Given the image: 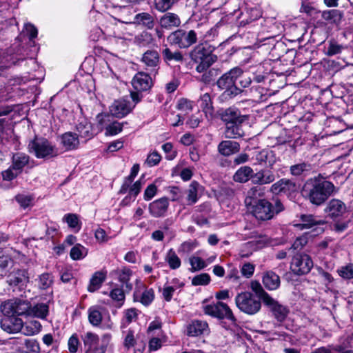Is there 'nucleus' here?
Listing matches in <instances>:
<instances>
[{
  "label": "nucleus",
  "mask_w": 353,
  "mask_h": 353,
  "mask_svg": "<svg viewBox=\"0 0 353 353\" xmlns=\"http://www.w3.org/2000/svg\"><path fill=\"white\" fill-rule=\"evenodd\" d=\"M220 119L224 123L225 137L236 139L244 135L242 124L248 119L247 115L242 114L240 110L230 107L220 113Z\"/></svg>",
  "instance_id": "f257e3e1"
},
{
  "label": "nucleus",
  "mask_w": 353,
  "mask_h": 353,
  "mask_svg": "<svg viewBox=\"0 0 353 353\" xmlns=\"http://www.w3.org/2000/svg\"><path fill=\"white\" fill-rule=\"evenodd\" d=\"M243 70L240 67H234L223 74L216 81V85L223 92L221 95L222 100L228 101L243 92L236 85V80L242 76Z\"/></svg>",
  "instance_id": "f03ea898"
},
{
  "label": "nucleus",
  "mask_w": 353,
  "mask_h": 353,
  "mask_svg": "<svg viewBox=\"0 0 353 353\" xmlns=\"http://www.w3.org/2000/svg\"><path fill=\"white\" fill-rule=\"evenodd\" d=\"M214 48L207 43L196 46L190 52L192 61L198 63L196 71L201 73L210 68L217 61V56L212 54Z\"/></svg>",
  "instance_id": "7ed1b4c3"
},
{
  "label": "nucleus",
  "mask_w": 353,
  "mask_h": 353,
  "mask_svg": "<svg viewBox=\"0 0 353 353\" xmlns=\"http://www.w3.org/2000/svg\"><path fill=\"white\" fill-rule=\"evenodd\" d=\"M283 210V205L279 199H273V203L263 199L256 205L248 207V210L259 221L270 220Z\"/></svg>",
  "instance_id": "20e7f679"
},
{
  "label": "nucleus",
  "mask_w": 353,
  "mask_h": 353,
  "mask_svg": "<svg viewBox=\"0 0 353 353\" xmlns=\"http://www.w3.org/2000/svg\"><path fill=\"white\" fill-rule=\"evenodd\" d=\"M235 303L239 310L248 315H254L259 312L261 303L252 293L243 292L235 297Z\"/></svg>",
  "instance_id": "39448f33"
},
{
  "label": "nucleus",
  "mask_w": 353,
  "mask_h": 353,
  "mask_svg": "<svg viewBox=\"0 0 353 353\" xmlns=\"http://www.w3.org/2000/svg\"><path fill=\"white\" fill-rule=\"evenodd\" d=\"M334 185L328 181H319L309 190L307 198L314 205H320L334 192Z\"/></svg>",
  "instance_id": "423d86ee"
},
{
  "label": "nucleus",
  "mask_w": 353,
  "mask_h": 353,
  "mask_svg": "<svg viewBox=\"0 0 353 353\" xmlns=\"http://www.w3.org/2000/svg\"><path fill=\"white\" fill-rule=\"evenodd\" d=\"M203 312L212 317L218 319H228L232 323H235L236 319L233 314L232 310L225 303L218 301L216 303L203 305Z\"/></svg>",
  "instance_id": "0eeeda50"
},
{
  "label": "nucleus",
  "mask_w": 353,
  "mask_h": 353,
  "mask_svg": "<svg viewBox=\"0 0 353 353\" xmlns=\"http://www.w3.org/2000/svg\"><path fill=\"white\" fill-rule=\"evenodd\" d=\"M171 43L178 46L180 48H188L197 41V34L194 30H185L178 29L168 37Z\"/></svg>",
  "instance_id": "6e6552de"
},
{
  "label": "nucleus",
  "mask_w": 353,
  "mask_h": 353,
  "mask_svg": "<svg viewBox=\"0 0 353 353\" xmlns=\"http://www.w3.org/2000/svg\"><path fill=\"white\" fill-rule=\"evenodd\" d=\"M28 151L35 154H53L56 152L55 145L48 139L35 135L33 139L29 141Z\"/></svg>",
  "instance_id": "1a4fd4ad"
},
{
  "label": "nucleus",
  "mask_w": 353,
  "mask_h": 353,
  "mask_svg": "<svg viewBox=\"0 0 353 353\" xmlns=\"http://www.w3.org/2000/svg\"><path fill=\"white\" fill-rule=\"evenodd\" d=\"M30 302L23 299L9 300L1 306V312L6 316H28Z\"/></svg>",
  "instance_id": "9d476101"
},
{
  "label": "nucleus",
  "mask_w": 353,
  "mask_h": 353,
  "mask_svg": "<svg viewBox=\"0 0 353 353\" xmlns=\"http://www.w3.org/2000/svg\"><path fill=\"white\" fill-rule=\"evenodd\" d=\"M313 267L311 257L306 254H296L292 259L290 270L296 275L309 273Z\"/></svg>",
  "instance_id": "9b49d317"
},
{
  "label": "nucleus",
  "mask_w": 353,
  "mask_h": 353,
  "mask_svg": "<svg viewBox=\"0 0 353 353\" xmlns=\"http://www.w3.org/2000/svg\"><path fill=\"white\" fill-rule=\"evenodd\" d=\"M110 117V114L104 113H99L96 117L97 123H99V132L105 129L106 136H114L119 134L122 131L123 126V123L117 121L111 122Z\"/></svg>",
  "instance_id": "f8f14e48"
},
{
  "label": "nucleus",
  "mask_w": 353,
  "mask_h": 353,
  "mask_svg": "<svg viewBox=\"0 0 353 353\" xmlns=\"http://www.w3.org/2000/svg\"><path fill=\"white\" fill-rule=\"evenodd\" d=\"M29 281V274L26 269L14 268L6 277V283L10 287L18 288L19 290L23 289Z\"/></svg>",
  "instance_id": "ddd939ff"
},
{
  "label": "nucleus",
  "mask_w": 353,
  "mask_h": 353,
  "mask_svg": "<svg viewBox=\"0 0 353 353\" xmlns=\"http://www.w3.org/2000/svg\"><path fill=\"white\" fill-rule=\"evenodd\" d=\"M76 130L78 132V136L86 141L99 132V123H97V128H94L87 118L81 117L77 120Z\"/></svg>",
  "instance_id": "4468645a"
},
{
  "label": "nucleus",
  "mask_w": 353,
  "mask_h": 353,
  "mask_svg": "<svg viewBox=\"0 0 353 353\" xmlns=\"http://www.w3.org/2000/svg\"><path fill=\"white\" fill-rule=\"evenodd\" d=\"M134 108V105H132V102L125 98H122L113 102L110 106V112L112 116L121 119L131 112Z\"/></svg>",
  "instance_id": "2eb2a0df"
},
{
  "label": "nucleus",
  "mask_w": 353,
  "mask_h": 353,
  "mask_svg": "<svg viewBox=\"0 0 353 353\" xmlns=\"http://www.w3.org/2000/svg\"><path fill=\"white\" fill-rule=\"evenodd\" d=\"M154 299V291L152 288H148L145 284L139 283L137 284L134 292V301H139L145 306H148Z\"/></svg>",
  "instance_id": "dca6fc26"
},
{
  "label": "nucleus",
  "mask_w": 353,
  "mask_h": 353,
  "mask_svg": "<svg viewBox=\"0 0 353 353\" xmlns=\"http://www.w3.org/2000/svg\"><path fill=\"white\" fill-rule=\"evenodd\" d=\"M141 62L143 64L147 70H150L156 74L159 68L160 54L159 52L154 49L147 50L142 54Z\"/></svg>",
  "instance_id": "f3484780"
},
{
  "label": "nucleus",
  "mask_w": 353,
  "mask_h": 353,
  "mask_svg": "<svg viewBox=\"0 0 353 353\" xmlns=\"http://www.w3.org/2000/svg\"><path fill=\"white\" fill-rule=\"evenodd\" d=\"M324 211L327 217L336 219L342 216L347 212V207L342 201L332 199L327 203Z\"/></svg>",
  "instance_id": "a211bd4d"
},
{
  "label": "nucleus",
  "mask_w": 353,
  "mask_h": 353,
  "mask_svg": "<svg viewBox=\"0 0 353 353\" xmlns=\"http://www.w3.org/2000/svg\"><path fill=\"white\" fill-rule=\"evenodd\" d=\"M169 205L170 203L168 198H160L149 204V212L154 218L164 217L166 215Z\"/></svg>",
  "instance_id": "6ab92c4d"
},
{
  "label": "nucleus",
  "mask_w": 353,
  "mask_h": 353,
  "mask_svg": "<svg viewBox=\"0 0 353 353\" xmlns=\"http://www.w3.org/2000/svg\"><path fill=\"white\" fill-rule=\"evenodd\" d=\"M132 85L135 90L143 92L148 90L152 85L151 77L143 72H139L134 77Z\"/></svg>",
  "instance_id": "aec40b11"
},
{
  "label": "nucleus",
  "mask_w": 353,
  "mask_h": 353,
  "mask_svg": "<svg viewBox=\"0 0 353 353\" xmlns=\"http://www.w3.org/2000/svg\"><path fill=\"white\" fill-rule=\"evenodd\" d=\"M1 327L8 333H17L23 328V321L19 318L6 316L1 320Z\"/></svg>",
  "instance_id": "412c9836"
},
{
  "label": "nucleus",
  "mask_w": 353,
  "mask_h": 353,
  "mask_svg": "<svg viewBox=\"0 0 353 353\" xmlns=\"http://www.w3.org/2000/svg\"><path fill=\"white\" fill-rule=\"evenodd\" d=\"M264 304L270 308L279 321H284L289 313L287 307L279 303L272 296L270 297V301H265Z\"/></svg>",
  "instance_id": "4be33fe9"
},
{
  "label": "nucleus",
  "mask_w": 353,
  "mask_h": 353,
  "mask_svg": "<svg viewBox=\"0 0 353 353\" xmlns=\"http://www.w3.org/2000/svg\"><path fill=\"white\" fill-rule=\"evenodd\" d=\"M265 195V188L261 186H254L250 188L245 199V204L248 209V207H252L263 200Z\"/></svg>",
  "instance_id": "5701e85b"
},
{
  "label": "nucleus",
  "mask_w": 353,
  "mask_h": 353,
  "mask_svg": "<svg viewBox=\"0 0 353 353\" xmlns=\"http://www.w3.org/2000/svg\"><path fill=\"white\" fill-rule=\"evenodd\" d=\"M159 24L162 28L170 30L172 28L178 27L181 24L179 17L172 12H167L161 17Z\"/></svg>",
  "instance_id": "b1692460"
},
{
  "label": "nucleus",
  "mask_w": 353,
  "mask_h": 353,
  "mask_svg": "<svg viewBox=\"0 0 353 353\" xmlns=\"http://www.w3.org/2000/svg\"><path fill=\"white\" fill-rule=\"evenodd\" d=\"M132 24L141 26L151 30L154 26V19L153 16L148 12H140L136 14L133 17Z\"/></svg>",
  "instance_id": "393cba45"
},
{
  "label": "nucleus",
  "mask_w": 353,
  "mask_h": 353,
  "mask_svg": "<svg viewBox=\"0 0 353 353\" xmlns=\"http://www.w3.org/2000/svg\"><path fill=\"white\" fill-rule=\"evenodd\" d=\"M81 339L83 343L85 352L100 348L99 345V337L97 334L92 332H86L81 336Z\"/></svg>",
  "instance_id": "a878e982"
},
{
  "label": "nucleus",
  "mask_w": 353,
  "mask_h": 353,
  "mask_svg": "<svg viewBox=\"0 0 353 353\" xmlns=\"http://www.w3.org/2000/svg\"><path fill=\"white\" fill-rule=\"evenodd\" d=\"M263 284L268 290H275L280 286V277L272 271H268L263 276Z\"/></svg>",
  "instance_id": "bb28decb"
},
{
  "label": "nucleus",
  "mask_w": 353,
  "mask_h": 353,
  "mask_svg": "<svg viewBox=\"0 0 353 353\" xmlns=\"http://www.w3.org/2000/svg\"><path fill=\"white\" fill-rule=\"evenodd\" d=\"M61 144L65 150H72L76 149L79 144V140L78 136L75 133L68 132L63 134L61 137Z\"/></svg>",
  "instance_id": "cd10ccee"
},
{
  "label": "nucleus",
  "mask_w": 353,
  "mask_h": 353,
  "mask_svg": "<svg viewBox=\"0 0 353 353\" xmlns=\"http://www.w3.org/2000/svg\"><path fill=\"white\" fill-rule=\"evenodd\" d=\"M239 150V143L231 140L222 141L218 145L220 154H234L238 153Z\"/></svg>",
  "instance_id": "c85d7f7f"
},
{
  "label": "nucleus",
  "mask_w": 353,
  "mask_h": 353,
  "mask_svg": "<svg viewBox=\"0 0 353 353\" xmlns=\"http://www.w3.org/2000/svg\"><path fill=\"white\" fill-rule=\"evenodd\" d=\"M208 328V324L205 321H193L188 327L187 334L190 336H197L204 334Z\"/></svg>",
  "instance_id": "c756f323"
},
{
  "label": "nucleus",
  "mask_w": 353,
  "mask_h": 353,
  "mask_svg": "<svg viewBox=\"0 0 353 353\" xmlns=\"http://www.w3.org/2000/svg\"><path fill=\"white\" fill-rule=\"evenodd\" d=\"M321 17L327 23L339 26L343 17V13L339 10H328L323 11Z\"/></svg>",
  "instance_id": "7c9ffc66"
},
{
  "label": "nucleus",
  "mask_w": 353,
  "mask_h": 353,
  "mask_svg": "<svg viewBox=\"0 0 353 353\" xmlns=\"http://www.w3.org/2000/svg\"><path fill=\"white\" fill-rule=\"evenodd\" d=\"M48 313V306L46 303H37L32 306L30 303V309L28 316L45 319Z\"/></svg>",
  "instance_id": "2f4dec72"
},
{
  "label": "nucleus",
  "mask_w": 353,
  "mask_h": 353,
  "mask_svg": "<svg viewBox=\"0 0 353 353\" xmlns=\"http://www.w3.org/2000/svg\"><path fill=\"white\" fill-rule=\"evenodd\" d=\"M154 41L152 34L148 31H143L134 37V43L139 47H147Z\"/></svg>",
  "instance_id": "473e14b6"
},
{
  "label": "nucleus",
  "mask_w": 353,
  "mask_h": 353,
  "mask_svg": "<svg viewBox=\"0 0 353 353\" xmlns=\"http://www.w3.org/2000/svg\"><path fill=\"white\" fill-rule=\"evenodd\" d=\"M259 17L256 10H245V11H240L239 14L237 16L239 24L241 26H244L250 22L256 20Z\"/></svg>",
  "instance_id": "72a5a7b5"
},
{
  "label": "nucleus",
  "mask_w": 353,
  "mask_h": 353,
  "mask_svg": "<svg viewBox=\"0 0 353 353\" xmlns=\"http://www.w3.org/2000/svg\"><path fill=\"white\" fill-rule=\"evenodd\" d=\"M106 278V274L103 272H96L92 276L90 281V284L88 287V290L90 292H94L100 288L101 284L104 282Z\"/></svg>",
  "instance_id": "f704fd0d"
},
{
  "label": "nucleus",
  "mask_w": 353,
  "mask_h": 353,
  "mask_svg": "<svg viewBox=\"0 0 353 353\" xmlns=\"http://www.w3.org/2000/svg\"><path fill=\"white\" fill-rule=\"evenodd\" d=\"M203 74L199 79V81L205 84H210L214 82L217 77L221 73V70L219 68L213 67L208 68L202 72Z\"/></svg>",
  "instance_id": "c9c22d12"
},
{
  "label": "nucleus",
  "mask_w": 353,
  "mask_h": 353,
  "mask_svg": "<svg viewBox=\"0 0 353 353\" xmlns=\"http://www.w3.org/2000/svg\"><path fill=\"white\" fill-rule=\"evenodd\" d=\"M41 325L39 321L36 320L30 321L23 324L21 332L26 336H32L37 334L41 330Z\"/></svg>",
  "instance_id": "e433bc0d"
},
{
  "label": "nucleus",
  "mask_w": 353,
  "mask_h": 353,
  "mask_svg": "<svg viewBox=\"0 0 353 353\" xmlns=\"http://www.w3.org/2000/svg\"><path fill=\"white\" fill-rule=\"evenodd\" d=\"M88 320L93 326H98L102 321L101 308L99 306H92L88 309Z\"/></svg>",
  "instance_id": "4c0bfd02"
},
{
  "label": "nucleus",
  "mask_w": 353,
  "mask_h": 353,
  "mask_svg": "<svg viewBox=\"0 0 353 353\" xmlns=\"http://www.w3.org/2000/svg\"><path fill=\"white\" fill-rule=\"evenodd\" d=\"M199 186V183L196 181H193L190 183L186 192L188 205H193L198 201V190Z\"/></svg>",
  "instance_id": "58836bf2"
},
{
  "label": "nucleus",
  "mask_w": 353,
  "mask_h": 353,
  "mask_svg": "<svg viewBox=\"0 0 353 353\" xmlns=\"http://www.w3.org/2000/svg\"><path fill=\"white\" fill-rule=\"evenodd\" d=\"M250 288L255 293L256 297L257 296L259 299H261L263 303L270 301V296L264 290L261 283L254 280L250 282Z\"/></svg>",
  "instance_id": "ea45409f"
},
{
  "label": "nucleus",
  "mask_w": 353,
  "mask_h": 353,
  "mask_svg": "<svg viewBox=\"0 0 353 353\" xmlns=\"http://www.w3.org/2000/svg\"><path fill=\"white\" fill-rule=\"evenodd\" d=\"M301 220L302 223L297 225V226H301V228H310L314 225L324 223L323 221L316 219L312 214H303L301 216Z\"/></svg>",
  "instance_id": "a19ab883"
},
{
  "label": "nucleus",
  "mask_w": 353,
  "mask_h": 353,
  "mask_svg": "<svg viewBox=\"0 0 353 353\" xmlns=\"http://www.w3.org/2000/svg\"><path fill=\"white\" fill-rule=\"evenodd\" d=\"M252 173V170L250 167H241L234 174L233 179L236 182L245 183L249 180Z\"/></svg>",
  "instance_id": "79ce46f5"
},
{
  "label": "nucleus",
  "mask_w": 353,
  "mask_h": 353,
  "mask_svg": "<svg viewBox=\"0 0 353 353\" xmlns=\"http://www.w3.org/2000/svg\"><path fill=\"white\" fill-rule=\"evenodd\" d=\"M165 261L168 263L170 268L172 270L179 268L181 264V259L172 248L168 251Z\"/></svg>",
  "instance_id": "37998d69"
},
{
  "label": "nucleus",
  "mask_w": 353,
  "mask_h": 353,
  "mask_svg": "<svg viewBox=\"0 0 353 353\" xmlns=\"http://www.w3.org/2000/svg\"><path fill=\"white\" fill-rule=\"evenodd\" d=\"M162 54L165 61H175L176 62H183L184 59L183 55L181 52L178 50L172 52L168 48L163 50Z\"/></svg>",
  "instance_id": "c03bdc74"
},
{
  "label": "nucleus",
  "mask_w": 353,
  "mask_h": 353,
  "mask_svg": "<svg viewBox=\"0 0 353 353\" xmlns=\"http://www.w3.org/2000/svg\"><path fill=\"white\" fill-rule=\"evenodd\" d=\"M88 254V250L81 244H76L72 248L70 256L73 260H80L84 258Z\"/></svg>",
  "instance_id": "a18cd8bd"
},
{
  "label": "nucleus",
  "mask_w": 353,
  "mask_h": 353,
  "mask_svg": "<svg viewBox=\"0 0 353 353\" xmlns=\"http://www.w3.org/2000/svg\"><path fill=\"white\" fill-rule=\"evenodd\" d=\"M134 12L135 10L132 8L123 7L121 12V18L119 19V21L125 24H132L133 17L135 15L134 14Z\"/></svg>",
  "instance_id": "49530a36"
},
{
  "label": "nucleus",
  "mask_w": 353,
  "mask_h": 353,
  "mask_svg": "<svg viewBox=\"0 0 353 353\" xmlns=\"http://www.w3.org/2000/svg\"><path fill=\"white\" fill-rule=\"evenodd\" d=\"M53 283V276L50 273L41 274L38 278V285L41 290H47Z\"/></svg>",
  "instance_id": "de8ad7c7"
},
{
  "label": "nucleus",
  "mask_w": 353,
  "mask_h": 353,
  "mask_svg": "<svg viewBox=\"0 0 353 353\" xmlns=\"http://www.w3.org/2000/svg\"><path fill=\"white\" fill-rule=\"evenodd\" d=\"M189 262L191 265V272H196L203 270L207 266V263L204 260L196 256H190Z\"/></svg>",
  "instance_id": "09e8293b"
},
{
  "label": "nucleus",
  "mask_w": 353,
  "mask_h": 353,
  "mask_svg": "<svg viewBox=\"0 0 353 353\" xmlns=\"http://www.w3.org/2000/svg\"><path fill=\"white\" fill-rule=\"evenodd\" d=\"M178 0H154V8L159 12H164L170 10Z\"/></svg>",
  "instance_id": "8fccbe9b"
},
{
  "label": "nucleus",
  "mask_w": 353,
  "mask_h": 353,
  "mask_svg": "<svg viewBox=\"0 0 353 353\" xmlns=\"http://www.w3.org/2000/svg\"><path fill=\"white\" fill-rule=\"evenodd\" d=\"M28 162V156H13L12 169L19 171V173H21L22 168Z\"/></svg>",
  "instance_id": "3c124183"
},
{
  "label": "nucleus",
  "mask_w": 353,
  "mask_h": 353,
  "mask_svg": "<svg viewBox=\"0 0 353 353\" xmlns=\"http://www.w3.org/2000/svg\"><path fill=\"white\" fill-rule=\"evenodd\" d=\"M210 281V276L207 273H201L194 276L192 279V284L196 285H206Z\"/></svg>",
  "instance_id": "603ef678"
},
{
  "label": "nucleus",
  "mask_w": 353,
  "mask_h": 353,
  "mask_svg": "<svg viewBox=\"0 0 353 353\" xmlns=\"http://www.w3.org/2000/svg\"><path fill=\"white\" fill-rule=\"evenodd\" d=\"M132 272L129 268H124L121 270L119 275V281L125 284V287L128 290L132 289V285L128 283L130 276H132Z\"/></svg>",
  "instance_id": "864d4df0"
},
{
  "label": "nucleus",
  "mask_w": 353,
  "mask_h": 353,
  "mask_svg": "<svg viewBox=\"0 0 353 353\" xmlns=\"http://www.w3.org/2000/svg\"><path fill=\"white\" fill-rule=\"evenodd\" d=\"M110 296L114 300L118 302V305L120 307L123 305L125 300V294L122 289L114 288L110 293Z\"/></svg>",
  "instance_id": "5fc2aeb1"
},
{
  "label": "nucleus",
  "mask_w": 353,
  "mask_h": 353,
  "mask_svg": "<svg viewBox=\"0 0 353 353\" xmlns=\"http://www.w3.org/2000/svg\"><path fill=\"white\" fill-rule=\"evenodd\" d=\"M252 81L256 83H261L265 81L268 77V73L264 71V66L259 65L257 66L256 70L253 72Z\"/></svg>",
  "instance_id": "6e6d98bb"
},
{
  "label": "nucleus",
  "mask_w": 353,
  "mask_h": 353,
  "mask_svg": "<svg viewBox=\"0 0 353 353\" xmlns=\"http://www.w3.org/2000/svg\"><path fill=\"white\" fill-rule=\"evenodd\" d=\"M339 274L345 279H353V263L342 266L338 270Z\"/></svg>",
  "instance_id": "4d7b16f0"
},
{
  "label": "nucleus",
  "mask_w": 353,
  "mask_h": 353,
  "mask_svg": "<svg viewBox=\"0 0 353 353\" xmlns=\"http://www.w3.org/2000/svg\"><path fill=\"white\" fill-rule=\"evenodd\" d=\"M343 48H344L343 46L339 44L337 42H336L334 40H332L329 42L327 54L328 56L336 55L337 54L341 53Z\"/></svg>",
  "instance_id": "13d9d810"
},
{
  "label": "nucleus",
  "mask_w": 353,
  "mask_h": 353,
  "mask_svg": "<svg viewBox=\"0 0 353 353\" xmlns=\"http://www.w3.org/2000/svg\"><path fill=\"white\" fill-rule=\"evenodd\" d=\"M197 246V243L194 241H185L181 244L178 249L179 253H190Z\"/></svg>",
  "instance_id": "bf43d9fd"
},
{
  "label": "nucleus",
  "mask_w": 353,
  "mask_h": 353,
  "mask_svg": "<svg viewBox=\"0 0 353 353\" xmlns=\"http://www.w3.org/2000/svg\"><path fill=\"white\" fill-rule=\"evenodd\" d=\"M283 188V193L287 195H290L291 194L296 192L298 189L296 184L294 181L287 179H284Z\"/></svg>",
  "instance_id": "052dcab7"
},
{
  "label": "nucleus",
  "mask_w": 353,
  "mask_h": 353,
  "mask_svg": "<svg viewBox=\"0 0 353 353\" xmlns=\"http://www.w3.org/2000/svg\"><path fill=\"white\" fill-rule=\"evenodd\" d=\"M63 220L66 221L68 226L72 228H78V230L80 229V226L79 225V219L77 214H67L64 216Z\"/></svg>",
  "instance_id": "680f3d73"
},
{
  "label": "nucleus",
  "mask_w": 353,
  "mask_h": 353,
  "mask_svg": "<svg viewBox=\"0 0 353 353\" xmlns=\"http://www.w3.org/2000/svg\"><path fill=\"white\" fill-rule=\"evenodd\" d=\"M310 169V165L304 163L296 164L290 167V171L292 174L295 176H299L303 172L309 170Z\"/></svg>",
  "instance_id": "e2e57ef3"
},
{
  "label": "nucleus",
  "mask_w": 353,
  "mask_h": 353,
  "mask_svg": "<svg viewBox=\"0 0 353 353\" xmlns=\"http://www.w3.org/2000/svg\"><path fill=\"white\" fill-rule=\"evenodd\" d=\"M15 199L22 208H26L30 205L33 197L31 195L18 194L15 196Z\"/></svg>",
  "instance_id": "0e129e2a"
},
{
  "label": "nucleus",
  "mask_w": 353,
  "mask_h": 353,
  "mask_svg": "<svg viewBox=\"0 0 353 353\" xmlns=\"http://www.w3.org/2000/svg\"><path fill=\"white\" fill-rule=\"evenodd\" d=\"M79 340L76 334H72L68 342V350L70 353H76L79 345Z\"/></svg>",
  "instance_id": "69168bd1"
},
{
  "label": "nucleus",
  "mask_w": 353,
  "mask_h": 353,
  "mask_svg": "<svg viewBox=\"0 0 353 353\" xmlns=\"http://www.w3.org/2000/svg\"><path fill=\"white\" fill-rule=\"evenodd\" d=\"M254 270V265L250 263H245L242 265L241 272L243 276L250 278L253 275Z\"/></svg>",
  "instance_id": "338daca9"
},
{
  "label": "nucleus",
  "mask_w": 353,
  "mask_h": 353,
  "mask_svg": "<svg viewBox=\"0 0 353 353\" xmlns=\"http://www.w3.org/2000/svg\"><path fill=\"white\" fill-rule=\"evenodd\" d=\"M23 345H25L27 350L29 352H37L39 350V344L34 339H23Z\"/></svg>",
  "instance_id": "774afa93"
}]
</instances>
